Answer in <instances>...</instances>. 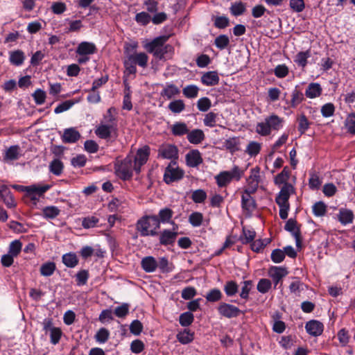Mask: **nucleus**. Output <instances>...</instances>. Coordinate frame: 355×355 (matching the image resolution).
<instances>
[{
	"label": "nucleus",
	"instance_id": "nucleus-34",
	"mask_svg": "<svg viewBox=\"0 0 355 355\" xmlns=\"http://www.w3.org/2000/svg\"><path fill=\"white\" fill-rule=\"evenodd\" d=\"M20 148L19 146H12L6 151L4 160H16L19 156Z\"/></svg>",
	"mask_w": 355,
	"mask_h": 355
},
{
	"label": "nucleus",
	"instance_id": "nucleus-19",
	"mask_svg": "<svg viewBox=\"0 0 355 355\" xmlns=\"http://www.w3.org/2000/svg\"><path fill=\"white\" fill-rule=\"evenodd\" d=\"M177 230H163L159 235V243L163 245H172L178 236Z\"/></svg>",
	"mask_w": 355,
	"mask_h": 355
},
{
	"label": "nucleus",
	"instance_id": "nucleus-11",
	"mask_svg": "<svg viewBox=\"0 0 355 355\" xmlns=\"http://www.w3.org/2000/svg\"><path fill=\"white\" fill-rule=\"evenodd\" d=\"M158 157L163 159H177L178 158V148L173 144H162L158 149Z\"/></svg>",
	"mask_w": 355,
	"mask_h": 355
},
{
	"label": "nucleus",
	"instance_id": "nucleus-63",
	"mask_svg": "<svg viewBox=\"0 0 355 355\" xmlns=\"http://www.w3.org/2000/svg\"><path fill=\"white\" fill-rule=\"evenodd\" d=\"M288 68L285 64H279L274 69L275 75L279 78H283L288 74Z\"/></svg>",
	"mask_w": 355,
	"mask_h": 355
},
{
	"label": "nucleus",
	"instance_id": "nucleus-16",
	"mask_svg": "<svg viewBox=\"0 0 355 355\" xmlns=\"http://www.w3.org/2000/svg\"><path fill=\"white\" fill-rule=\"evenodd\" d=\"M288 275L286 268L283 267L272 266L268 269V275L272 278L276 288L281 279Z\"/></svg>",
	"mask_w": 355,
	"mask_h": 355
},
{
	"label": "nucleus",
	"instance_id": "nucleus-1",
	"mask_svg": "<svg viewBox=\"0 0 355 355\" xmlns=\"http://www.w3.org/2000/svg\"><path fill=\"white\" fill-rule=\"evenodd\" d=\"M288 179L289 178L282 173H279L275 178V183L276 184H284L275 198V202L279 207V216L282 219H286L288 217V212L290 209L288 200L291 194L294 193V187L292 184L287 182Z\"/></svg>",
	"mask_w": 355,
	"mask_h": 355
},
{
	"label": "nucleus",
	"instance_id": "nucleus-39",
	"mask_svg": "<svg viewBox=\"0 0 355 355\" xmlns=\"http://www.w3.org/2000/svg\"><path fill=\"white\" fill-rule=\"evenodd\" d=\"M177 339L182 344H188L193 340V333L185 329L177 335Z\"/></svg>",
	"mask_w": 355,
	"mask_h": 355
},
{
	"label": "nucleus",
	"instance_id": "nucleus-7",
	"mask_svg": "<svg viewBox=\"0 0 355 355\" xmlns=\"http://www.w3.org/2000/svg\"><path fill=\"white\" fill-rule=\"evenodd\" d=\"M95 134L101 139L114 141L118 137L116 123H101L95 130Z\"/></svg>",
	"mask_w": 355,
	"mask_h": 355
},
{
	"label": "nucleus",
	"instance_id": "nucleus-49",
	"mask_svg": "<svg viewBox=\"0 0 355 355\" xmlns=\"http://www.w3.org/2000/svg\"><path fill=\"white\" fill-rule=\"evenodd\" d=\"M303 100H304L303 94L300 91L297 90V89H295L292 92V98L291 101V106L292 107H295Z\"/></svg>",
	"mask_w": 355,
	"mask_h": 355
},
{
	"label": "nucleus",
	"instance_id": "nucleus-35",
	"mask_svg": "<svg viewBox=\"0 0 355 355\" xmlns=\"http://www.w3.org/2000/svg\"><path fill=\"white\" fill-rule=\"evenodd\" d=\"M216 180L219 187L227 186L232 180L229 171H223L220 173L216 177Z\"/></svg>",
	"mask_w": 355,
	"mask_h": 355
},
{
	"label": "nucleus",
	"instance_id": "nucleus-51",
	"mask_svg": "<svg viewBox=\"0 0 355 355\" xmlns=\"http://www.w3.org/2000/svg\"><path fill=\"white\" fill-rule=\"evenodd\" d=\"M261 144L257 141H250L246 148L245 152L250 156H256L259 153Z\"/></svg>",
	"mask_w": 355,
	"mask_h": 355
},
{
	"label": "nucleus",
	"instance_id": "nucleus-12",
	"mask_svg": "<svg viewBox=\"0 0 355 355\" xmlns=\"http://www.w3.org/2000/svg\"><path fill=\"white\" fill-rule=\"evenodd\" d=\"M218 311L220 315L227 318H236L241 313V311L238 307L225 302L219 304Z\"/></svg>",
	"mask_w": 355,
	"mask_h": 355
},
{
	"label": "nucleus",
	"instance_id": "nucleus-58",
	"mask_svg": "<svg viewBox=\"0 0 355 355\" xmlns=\"http://www.w3.org/2000/svg\"><path fill=\"white\" fill-rule=\"evenodd\" d=\"M203 220L202 214L200 212H193L192 213L189 218V223L193 227H198L202 224Z\"/></svg>",
	"mask_w": 355,
	"mask_h": 355
},
{
	"label": "nucleus",
	"instance_id": "nucleus-50",
	"mask_svg": "<svg viewBox=\"0 0 355 355\" xmlns=\"http://www.w3.org/2000/svg\"><path fill=\"white\" fill-rule=\"evenodd\" d=\"M21 248L22 244L20 241L15 240L9 245L8 253L16 257L20 253Z\"/></svg>",
	"mask_w": 355,
	"mask_h": 355
},
{
	"label": "nucleus",
	"instance_id": "nucleus-8",
	"mask_svg": "<svg viewBox=\"0 0 355 355\" xmlns=\"http://www.w3.org/2000/svg\"><path fill=\"white\" fill-rule=\"evenodd\" d=\"M184 173V171L176 165V162L172 161L165 169L164 180L166 184L178 181L183 178Z\"/></svg>",
	"mask_w": 355,
	"mask_h": 355
},
{
	"label": "nucleus",
	"instance_id": "nucleus-31",
	"mask_svg": "<svg viewBox=\"0 0 355 355\" xmlns=\"http://www.w3.org/2000/svg\"><path fill=\"white\" fill-rule=\"evenodd\" d=\"M62 259L63 263L68 268H74L78 263V259L73 252L64 254Z\"/></svg>",
	"mask_w": 355,
	"mask_h": 355
},
{
	"label": "nucleus",
	"instance_id": "nucleus-59",
	"mask_svg": "<svg viewBox=\"0 0 355 355\" xmlns=\"http://www.w3.org/2000/svg\"><path fill=\"white\" fill-rule=\"evenodd\" d=\"M98 221V218L96 216H88L83 219L82 225L84 228L89 229L96 227Z\"/></svg>",
	"mask_w": 355,
	"mask_h": 355
},
{
	"label": "nucleus",
	"instance_id": "nucleus-29",
	"mask_svg": "<svg viewBox=\"0 0 355 355\" xmlns=\"http://www.w3.org/2000/svg\"><path fill=\"white\" fill-rule=\"evenodd\" d=\"M189 130L187 124L184 122H176L171 126V132L174 136L187 135Z\"/></svg>",
	"mask_w": 355,
	"mask_h": 355
},
{
	"label": "nucleus",
	"instance_id": "nucleus-57",
	"mask_svg": "<svg viewBox=\"0 0 355 355\" xmlns=\"http://www.w3.org/2000/svg\"><path fill=\"white\" fill-rule=\"evenodd\" d=\"M211 106V102L207 97L200 98L197 102L198 109L201 112H207Z\"/></svg>",
	"mask_w": 355,
	"mask_h": 355
},
{
	"label": "nucleus",
	"instance_id": "nucleus-4",
	"mask_svg": "<svg viewBox=\"0 0 355 355\" xmlns=\"http://www.w3.org/2000/svg\"><path fill=\"white\" fill-rule=\"evenodd\" d=\"M160 227V220L156 215H146L136 223V230L141 236H156Z\"/></svg>",
	"mask_w": 355,
	"mask_h": 355
},
{
	"label": "nucleus",
	"instance_id": "nucleus-9",
	"mask_svg": "<svg viewBox=\"0 0 355 355\" xmlns=\"http://www.w3.org/2000/svg\"><path fill=\"white\" fill-rule=\"evenodd\" d=\"M149 155L150 147L148 146H144L137 150L136 155L132 157L134 171L136 173H140L141 166L147 162Z\"/></svg>",
	"mask_w": 355,
	"mask_h": 355
},
{
	"label": "nucleus",
	"instance_id": "nucleus-15",
	"mask_svg": "<svg viewBox=\"0 0 355 355\" xmlns=\"http://www.w3.org/2000/svg\"><path fill=\"white\" fill-rule=\"evenodd\" d=\"M187 165L191 168L198 166L202 163L203 159L198 150H191L185 156Z\"/></svg>",
	"mask_w": 355,
	"mask_h": 355
},
{
	"label": "nucleus",
	"instance_id": "nucleus-45",
	"mask_svg": "<svg viewBox=\"0 0 355 355\" xmlns=\"http://www.w3.org/2000/svg\"><path fill=\"white\" fill-rule=\"evenodd\" d=\"M272 282L268 279H261L257 286L258 291L261 293H266L271 288Z\"/></svg>",
	"mask_w": 355,
	"mask_h": 355
},
{
	"label": "nucleus",
	"instance_id": "nucleus-40",
	"mask_svg": "<svg viewBox=\"0 0 355 355\" xmlns=\"http://www.w3.org/2000/svg\"><path fill=\"white\" fill-rule=\"evenodd\" d=\"M309 51L299 52L295 59V62L300 67H304L307 64V59L310 57Z\"/></svg>",
	"mask_w": 355,
	"mask_h": 355
},
{
	"label": "nucleus",
	"instance_id": "nucleus-32",
	"mask_svg": "<svg viewBox=\"0 0 355 355\" xmlns=\"http://www.w3.org/2000/svg\"><path fill=\"white\" fill-rule=\"evenodd\" d=\"M230 10L232 15L240 16L245 12L246 5L241 1H237L231 5Z\"/></svg>",
	"mask_w": 355,
	"mask_h": 355
},
{
	"label": "nucleus",
	"instance_id": "nucleus-52",
	"mask_svg": "<svg viewBox=\"0 0 355 355\" xmlns=\"http://www.w3.org/2000/svg\"><path fill=\"white\" fill-rule=\"evenodd\" d=\"M224 291L227 296H233L238 292V285L234 281H229L224 286Z\"/></svg>",
	"mask_w": 355,
	"mask_h": 355
},
{
	"label": "nucleus",
	"instance_id": "nucleus-25",
	"mask_svg": "<svg viewBox=\"0 0 355 355\" xmlns=\"http://www.w3.org/2000/svg\"><path fill=\"white\" fill-rule=\"evenodd\" d=\"M180 93V89L174 84H167L161 92V96L171 99Z\"/></svg>",
	"mask_w": 355,
	"mask_h": 355
},
{
	"label": "nucleus",
	"instance_id": "nucleus-56",
	"mask_svg": "<svg viewBox=\"0 0 355 355\" xmlns=\"http://www.w3.org/2000/svg\"><path fill=\"white\" fill-rule=\"evenodd\" d=\"M217 114L210 112L207 113L203 119L204 124L206 126L213 128L216 124Z\"/></svg>",
	"mask_w": 355,
	"mask_h": 355
},
{
	"label": "nucleus",
	"instance_id": "nucleus-33",
	"mask_svg": "<svg viewBox=\"0 0 355 355\" xmlns=\"http://www.w3.org/2000/svg\"><path fill=\"white\" fill-rule=\"evenodd\" d=\"M297 121L298 123V131L300 132V135L304 134L309 128L311 123L304 114H301L297 116Z\"/></svg>",
	"mask_w": 355,
	"mask_h": 355
},
{
	"label": "nucleus",
	"instance_id": "nucleus-21",
	"mask_svg": "<svg viewBox=\"0 0 355 355\" xmlns=\"http://www.w3.org/2000/svg\"><path fill=\"white\" fill-rule=\"evenodd\" d=\"M337 218L342 225H346L353 223L354 215L352 210L346 208H341L339 209Z\"/></svg>",
	"mask_w": 355,
	"mask_h": 355
},
{
	"label": "nucleus",
	"instance_id": "nucleus-20",
	"mask_svg": "<svg viewBox=\"0 0 355 355\" xmlns=\"http://www.w3.org/2000/svg\"><path fill=\"white\" fill-rule=\"evenodd\" d=\"M254 192H250L248 191L244 190L243 193L241 198V204L243 209L252 211L256 208L255 200L251 196V194Z\"/></svg>",
	"mask_w": 355,
	"mask_h": 355
},
{
	"label": "nucleus",
	"instance_id": "nucleus-24",
	"mask_svg": "<svg viewBox=\"0 0 355 355\" xmlns=\"http://www.w3.org/2000/svg\"><path fill=\"white\" fill-rule=\"evenodd\" d=\"M96 51V48L93 43L83 42L79 44L76 53L80 55H87L94 53Z\"/></svg>",
	"mask_w": 355,
	"mask_h": 355
},
{
	"label": "nucleus",
	"instance_id": "nucleus-10",
	"mask_svg": "<svg viewBox=\"0 0 355 355\" xmlns=\"http://www.w3.org/2000/svg\"><path fill=\"white\" fill-rule=\"evenodd\" d=\"M20 188V190L22 191H26V196L29 198L33 202V204H36L39 200V198L47 191L50 188L49 185L44 186H36L31 185L28 187L24 186H18Z\"/></svg>",
	"mask_w": 355,
	"mask_h": 355
},
{
	"label": "nucleus",
	"instance_id": "nucleus-37",
	"mask_svg": "<svg viewBox=\"0 0 355 355\" xmlns=\"http://www.w3.org/2000/svg\"><path fill=\"white\" fill-rule=\"evenodd\" d=\"M199 88L195 85H189L182 89L183 95L188 98H194L198 96Z\"/></svg>",
	"mask_w": 355,
	"mask_h": 355
},
{
	"label": "nucleus",
	"instance_id": "nucleus-17",
	"mask_svg": "<svg viewBox=\"0 0 355 355\" xmlns=\"http://www.w3.org/2000/svg\"><path fill=\"white\" fill-rule=\"evenodd\" d=\"M305 329L310 335L318 336L323 332L324 325L318 320H311L306 322Z\"/></svg>",
	"mask_w": 355,
	"mask_h": 355
},
{
	"label": "nucleus",
	"instance_id": "nucleus-36",
	"mask_svg": "<svg viewBox=\"0 0 355 355\" xmlns=\"http://www.w3.org/2000/svg\"><path fill=\"white\" fill-rule=\"evenodd\" d=\"M168 107L173 113L178 114L185 109V104L182 100L178 99L171 101Z\"/></svg>",
	"mask_w": 355,
	"mask_h": 355
},
{
	"label": "nucleus",
	"instance_id": "nucleus-3",
	"mask_svg": "<svg viewBox=\"0 0 355 355\" xmlns=\"http://www.w3.org/2000/svg\"><path fill=\"white\" fill-rule=\"evenodd\" d=\"M169 36L163 35L155 37L151 42L146 43L144 47L150 53L159 60L165 58L168 54L172 55L174 48L171 44H166Z\"/></svg>",
	"mask_w": 355,
	"mask_h": 355
},
{
	"label": "nucleus",
	"instance_id": "nucleus-61",
	"mask_svg": "<svg viewBox=\"0 0 355 355\" xmlns=\"http://www.w3.org/2000/svg\"><path fill=\"white\" fill-rule=\"evenodd\" d=\"M142 330L143 324L139 320H135L131 322L130 325V331L132 334L138 336L141 334Z\"/></svg>",
	"mask_w": 355,
	"mask_h": 355
},
{
	"label": "nucleus",
	"instance_id": "nucleus-43",
	"mask_svg": "<svg viewBox=\"0 0 355 355\" xmlns=\"http://www.w3.org/2000/svg\"><path fill=\"white\" fill-rule=\"evenodd\" d=\"M194 320L193 314L189 311L184 312L180 315L179 322L182 327L189 326Z\"/></svg>",
	"mask_w": 355,
	"mask_h": 355
},
{
	"label": "nucleus",
	"instance_id": "nucleus-27",
	"mask_svg": "<svg viewBox=\"0 0 355 355\" xmlns=\"http://www.w3.org/2000/svg\"><path fill=\"white\" fill-rule=\"evenodd\" d=\"M141 267L146 272H154L157 268V262L153 257H146L141 260Z\"/></svg>",
	"mask_w": 355,
	"mask_h": 355
},
{
	"label": "nucleus",
	"instance_id": "nucleus-55",
	"mask_svg": "<svg viewBox=\"0 0 355 355\" xmlns=\"http://www.w3.org/2000/svg\"><path fill=\"white\" fill-rule=\"evenodd\" d=\"M32 96L37 105H42L45 102L46 94L44 90L37 89L32 94Z\"/></svg>",
	"mask_w": 355,
	"mask_h": 355
},
{
	"label": "nucleus",
	"instance_id": "nucleus-5",
	"mask_svg": "<svg viewBox=\"0 0 355 355\" xmlns=\"http://www.w3.org/2000/svg\"><path fill=\"white\" fill-rule=\"evenodd\" d=\"M283 119L276 114H272L264 121L258 123L256 126V132L261 136H268L270 135L272 130H278L282 126Z\"/></svg>",
	"mask_w": 355,
	"mask_h": 355
},
{
	"label": "nucleus",
	"instance_id": "nucleus-38",
	"mask_svg": "<svg viewBox=\"0 0 355 355\" xmlns=\"http://www.w3.org/2000/svg\"><path fill=\"white\" fill-rule=\"evenodd\" d=\"M63 168V163L58 159H53L49 165L50 171L55 175H60L62 173Z\"/></svg>",
	"mask_w": 355,
	"mask_h": 355
},
{
	"label": "nucleus",
	"instance_id": "nucleus-44",
	"mask_svg": "<svg viewBox=\"0 0 355 355\" xmlns=\"http://www.w3.org/2000/svg\"><path fill=\"white\" fill-rule=\"evenodd\" d=\"M207 196V193L203 189H197L192 192L191 199L196 203H202Z\"/></svg>",
	"mask_w": 355,
	"mask_h": 355
},
{
	"label": "nucleus",
	"instance_id": "nucleus-64",
	"mask_svg": "<svg viewBox=\"0 0 355 355\" xmlns=\"http://www.w3.org/2000/svg\"><path fill=\"white\" fill-rule=\"evenodd\" d=\"M346 128L352 134H355V114H349L346 119Z\"/></svg>",
	"mask_w": 355,
	"mask_h": 355
},
{
	"label": "nucleus",
	"instance_id": "nucleus-18",
	"mask_svg": "<svg viewBox=\"0 0 355 355\" xmlns=\"http://www.w3.org/2000/svg\"><path fill=\"white\" fill-rule=\"evenodd\" d=\"M173 211L172 209L165 207L159 210L158 214V218L160 220V223H169L173 225V230H178V226L173 221L171 220L173 217Z\"/></svg>",
	"mask_w": 355,
	"mask_h": 355
},
{
	"label": "nucleus",
	"instance_id": "nucleus-42",
	"mask_svg": "<svg viewBox=\"0 0 355 355\" xmlns=\"http://www.w3.org/2000/svg\"><path fill=\"white\" fill-rule=\"evenodd\" d=\"M43 216L46 218H55L60 213V210L55 206L46 207L42 210Z\"/></svg>",
	"mask_w": 355,
	"mask_h": 355
},
{
	"label": "nucleus",
	"instance_id": "nucleus-48",
	"mask_svg": "<svg viewBox=\"0 0 355 355\" xmlns=\"http://www.w3.org/2000/svg\"><path fill=\"white\" fill-rule=\"evenodd\" d=\"M206 300L210 302L219 301L222 298V293L218 288H214L209 291L205 296Z\"/></svg>",
	"mask_w": 355,
	"mask_h": 355
},
{
	"label": "nucleus",
	"instance_id": "nucleus-28",
	"mask_svg": "<svg viewBox=\"0 0 355 355\" xmlns=\"http://www.w3.org/2000/svg\"><path fill=\"white\" fill-rule=\"evenodd\" d=\"M322 93V87L318 83H311L309 85L305 95L310 98H313L320 96Z\"/></svg>",
	"mask_w": 355,
	"mask_h": 355
},
{
	"label": "nucleus",
	"instance_id": "nucleus-60",
	"mask_svg": "<svg viewBox=\"0 0 355 355\" xmlns=\"http://www.w3.org/2000/svg\"><path fill=\"white\" fill-rule=\"evenodd\" d=\"M252 287V282L247 280L243 282V285L240 293V297L243 299L248 300L249 297V293Z\"/></svg>",
	"mask_w": 355,
	"mask_h": 355
},
{
	"label": "nucleus",
	"instance_id": "nucleus-23",
	"mask_svg": "<svg viewBox=\"0 0 355 355\" xmlns=\"http://www.w3.org/2000/svg\"><path fill=\"white\" fill-rule=\"evenodd\" d=\"M201 82L207 86H214L219 83V76L216 71H208L205 73L201 77Z\"/></svg>",
	"mask_w": 355,
	"mask_h": 355
},
{
	"label": "nucleus",
	"instance_id": "nucleus-22",
	"mask_svg": "<svg viewBox=\"0 0 355 355\" xmlns=\"http://www.w3.org/2000/svg\"><path fill=\"white\" fill-rule=\"evenodd\" d=\"M80 138V134L73 128H67L64 130L62 139L64 143H75Z\"/></svg>",
	"mask_w": 355,
	"mask_h": 355
},
{
	"label": "nucleus",
	"instance_id": "nucleus-13",
	"mask_svg": "<svg viewBox=\"0 0 355 355\" xmlns=\"http://www.w3.org/2000/svg\"><path fill=\"white\" fill-rule=\"evenodd\" d=\"M284 229L292 234L295 239L296 245L300 247L301 231L300 227L297 226V220L293 218L288 219L284 226Z\"/></svg>",
	"mask_w": 355,
	"mask_h": 355
},
{
	"label": "nucleus",
	"instance_id": "nucleus-14",
	"mask_svg": "<svg viewBox=\"0 0 355 355\" xmlns=\"http://www.w3.org/2000/svg\"><path fill=\"white\" fill-rule=\"evenodd\" d=\"M259 171L260 169L259 167H255L251 169V174L247 180L248 187L245 190L250 192H255L257 190L260 178Z\"/></svg>",
	"mask_w": 355,
	"mask_h": 355
},
{
	"label": "nucleus",
	"instance_id": "nucleus-30",
	"mask_svg": "<svg viewBox=\"0 0 355 355\" xmlns=\"http://www.w3.org/2000/svg\"><path fill=\"white\" fill-rule=\"evenodd\" d=\"M25 60V55L22 51L17 50L10 53V62L15 66L21 65Z\"/></svg>",
	"mask_w": 355,
	"mask_h": 355
},
{
	"label": "nucleus",
	"instance_id": "nucleus-62",
	"mask_svg": "<svg viewBox=\"0 0 355 355\" xmlns=\"http://www.w3.org/2000/svg\"><path fill=\"white\" fill-rule=\"evenodd\" d=\"M74 101L71 100L66 101L60 104H59L54 110L55 114H60L64 111L70 109L73 105Z\"/></svg>",
	"mask_w": 355,
	"mask_h": 355
},
{
	"label": "nucleus",
	"instance_id": "nucleus-26",
	"mask_svg": "<svg viewBox=\"0 0 355 355\" xmlns=\"http://www.w3.org/2000/svg\"><path fill=\"white\" fill-rule=\"evenodd\" d=\"M188 141L193 144H198L205 139V134L202 130L195 129L187 134Z\"/></svg>",
	"mask_w": 355,
	"mask_h": 355
},
{
	"label": "nucleus",
	"instance_id": "nucleus-53",
	"mask_svg": "<svg viewBox=\"0 0 355 355\" xmlns=\"http://www.w3.org/2000/svg\"><path fill=\"white\" fill-rule=\"evenodd\" d=\"M214 44L219 49H224L230 44L229 37L225 35H220L215 39Z\"/></svg>",
	"mask_w": 355,
	"mask_h": 355
},
{
	"label": "nucleus",
	"instance_id": "nucleus-41",
	"mask_svg": "<svg viewBox=\"0 0 355 355\" xmlns=\"http://www.w3.org/2000/svg\"><path fill=\"white\" fill-rule=\"evenodd\" d=\"M304 284L298 279L292 282L289 285V291L295 296H300L301 291L304 290Z\"/></svg>",
	"mask_w": 355,
	"mask_h": 355
},
{
	"label": "nucleus",
	"instance_id": "nucleus-54",
	"mask_svg": "<svg viewBox=\"0 0 355 355\" xmlns=\"http://www.w3.org/2000/svg\"><path fill=\"white\" fill-rule=\"evenodd\" d=\"M110 336L109 331L105 328H101L95 335L96 340L101 343H105Z\"/></svg>",
	"mask_w": 355,
	"mask_h": 355
},
{
	"label": "nucleus",
	"instance_id": "nucleus-6",
	"mask_svg": "<svg viewBox=\"0 0 355 355\" xmlns=\"http://www.w3.org/2000/svg\"><path fill=\"white\" fill-rule=\"evenodd\" d=\"M116 175L123 180H128L132 178L134 171L132 156H127L123 160L116 161L114 164Z\"/></svg>",
	"mask_w": 355,
	"mask_h": 355
},
{
	"label": "nucleus",
	"instance_id": "nucleus-46",
	"mask_svg": "<svg viewBox=\"0 0 355 355\" xmlns=\"http://www.w3.org/2000/svg\"><path fill=\"white\" fill-rule=\"evenodd\" d=\"M55 270V264L53 262H47L40 267V273L43 276L51 275Z\"/></svg>",
	"mask_w": 355,
	"mask_h": 355
},
{
	"label": "nucleus",
	"instance_id": "nucleus-2",
	"mask_svg": "<svg viewBox=\"0 0 355 355\" xmlns=\"http://www.w3.org/2000/svg\"><path fill=\"white\" fill-rule=\"evenodd\" d=\"M124 52L125 54L123 61L124 73L126 75H135L137 71V65L143 69L147 67L149 58L146 53L136 51L130 52L129 47H126Z\"/></svg>",
	"mask_w": 355,
	"mask_h": 355
},
{
	"label": "nucleus",
	"instance_id": "nucleus-47",
	"mask_svg": "<svg viewBox=\"0 0 355 355\" xmlns=\"http://www.w3.org/2000/svg\"><path fill=\"white\" fill-rule=\"evenodd\" d=\"M313 212L316 216H323L327 212V206L322 202H317L313 205Z\"/></svg>",
	"mask_w": 355,
	"mask_h": 355
}]
</instances>
